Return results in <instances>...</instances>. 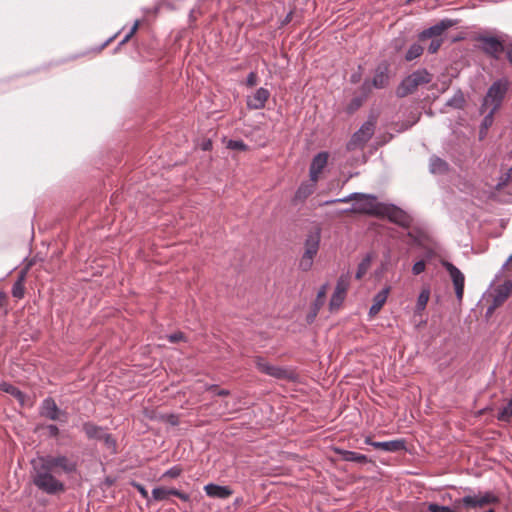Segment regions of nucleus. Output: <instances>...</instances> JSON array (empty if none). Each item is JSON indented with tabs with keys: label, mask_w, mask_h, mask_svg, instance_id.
<instances>
[{
	"label": "nucleus",
	"mask_w": 512,
	"mask_h": 512,
	"mask_svg": "<svg viewBox=\"0 0 512 512\" xmlns=\"http://www.w3.org/2000/svg\"><path fill=\"white\" fill-rule=\"evenodd\" d=\"M30 464L32 483L39 491L50 496L64 493L66 485L61 476L72 475L77 471V462L64 454L38 455Z\"/></svg>",
	"instance_id": "1"
},
{
	"label": "nucleus",
	"mask_w": 512,
	"mask_h": 512,
	"mask_svg": "<svg viewBox=\"0 0 512 512\" xmlns=\"http://www.w3.org/2000/svg\"><path fill=\"white\" fill-rule=\"evenodd\" d=\"M457 20L444 18L427 29L422 30L418 34L419 41H425L430 39V43L427 47L428 53L435 54L442 44L444 43V33L449 28L455 26Z\"/></svg>",
	"instance_id": "2"
},
{
	"label": "nucleus",
	"mask_w": 512,
	"mask_h": 512,
	"mask_svg": "<svg viewBox=\"0 0 512 512\" xmlns=\"http://www.w3.org/2000/svg\"><path fill=\"white\" fill-rule=\"evenodd\" d=\"M505 37L499 35H487L485 33L477 34L474 40L478 43L477 48L488 58L498 61L505 51Z\"/></svg>",
	"instance_id": "3"
},
{
	"label": "nucleus",
	"mask_w": 512,
	"mask_h": 512,
	"mask_svg": "<svg viewBox=\"0 0 512 512\" xmlns=\"http://www.w3.org/2000/svg\"><path fill=\"white\" fill-rule=\"evenodd\" d=\"M509 89V81L503 77L495 80L488 88L486 95L483 98V102L480 107V112H484V108L491 105L494 110H499L503 100Z\"/></svg>",
	"instance_id": "4"
},
{
	"label": "nucleus",
	"mask_w": 512,
	"mask_h": 512,
	"mask_svg": "<svg viewBox=\"0 0 512 512\" xmlns=\"http://www.w3.org/2000/svg\"><path fill=\"white\" fill-rule=\"evenodd\" d=\"M432 80L431 73L426 68H419L406 76L397 88V95L405 97L412 94L420 85L428 84Z\"/></svg>",
	"instance_id": "5"
},
{
	"label": "nucleus",
	"mask_w": 512,
	"mask_h": 512,
	"mask_svg": "<svg viewBox=\"0 0 512 512\" xmlns=\"http://www.w3.org/2000/svg\"><path fill=\"white\" fill-rule=\"evenodd\" d=\"M390 80V64L387 60H383L377 64L371 80L365 79L361 85V91L370 93L372 89H384L389 85Z\"/></svg>",
	"instance_id": "6"
},
{
	"label": "nucleus",
	"mask_w": 512,
	"mask_h": 512,
	"mask_svg": "<svg viewBox=\"0 0 512 512\" xmlns=\"http://www.w3.org/2000/svg\"><path fill=\"white\" fill-rule=\"evenodd\" d=\"M321 234L320 229L307 235L304 242V253L299 261V269L308 271L311 269L314 257L317 255L320 246Z\"/></svg>",
	"instance_id": "7"
},
{
	"label": "nucleus",
	"mask_w": 512,
	"mask_h": 512,
	"mask_svg": "<svg viewBox=\"0 0 512 512\" xmlns=\"http://www.w3.org/2000/svg\"><path fill=\"white\" fill-rule=\"evenodd\" d=\"M257 369L268 376H271L278 380L295 381L297 374L294 370L286 367L272 365L262 357H257L255 360Z\"/></svg>",
	"instance_id": "8"
},
{
	"label": "nucleus",
	"mask_w": 512,
	"mask_h": 512,
	"mask_svg": "<svg viewBox=\"0 0 512 512\" xmlns=\"http://www.w3.org/2000/svg\"><path fill=\"white\" fill-rule=\"evenodd\" d=\"M343 213H364V214H378L377 197L373 194L360 193L353 202L352 206L342 211Z\"/></svg>",
	"instance_id": "9"
},
{
	"label": "nucleus",
	"mask_w": 512,
	"mask_h": 512,
	"mask_svg": "<svg viewBox=\"0 0 512 512\" xmlns=\"http://www.w3.org/2000/svg\"><path fill=\"white\" fill-rule=\"evenodd\" d=\"M375 131V120L368 119L360 128L352 135L347 143V150H354L363 147L373 136Z\"/></svg>",
	"instance_id": "10"
},
{
	"label": "nucleus",
	"mask_w": 512,
	"mask_h": 512,
	"mask_svg": "<svg viewBox=\"0 0 512 512\" xmlns=\"http://www.w3.org/2000/svg\"><path fill=\"white\" fill-rule=\"evenodd\" d=\"M442 266L449 273L451 280L454 285L456 298L459 302L462 301L464 295V285H465V277L464 274L451 262L442 261Z\"/></svg>",
	"instance_id": "11"
},
{
	"label": "nucleus",
	"mask_w": 512,
	"mask_h": 512,
	"mask_svg": "<svg viewBox=\"0 0 512 512\" xmlns=\"http://www.w3.org/2000/svg\"><path fill=\"white\" fill-rule=\"evenodd\" d=\"M40 413L42 416L53 421L61 420L66 422L67 420V412L59 409L55 400L51 397H47L42 401Z\"/></svg>",
	"instance_id": "12"
},
{
	"label": "nucleus",
	"mask_w": 512,
	"mask_h": 512,
	"mask_svg": "<svg viewBox=\"0 0 512 512\" xmlns=\"http://www.w3.org/2000/svg\"><path fill=\"white\" fill-rule=\"evenodd\" d=\"M381 212L386 214L391 222L402 227L408 228L412 224V217L394 204L385 206Z\"/></svg>",
	"instance_id": "13"
},
{
	"label": "nucleus",
	"mask_w": 512,
	"mask_h": 512,
	"mask_svg": "<svg viewBox=\"0 0 512 512\" xmlns=\"http://www.w3.org/2000/svg\"><path fill=\"white\" fill-rule=\"evenodd\" d=\"M365 444L381 449L385 452H399L406 450V441L404 439H395L390 441H373L370 437H366Z\"/></svg>",
	"instance_id": "14"
},
{
	"label": "nucleus",
	"mask_w": 512,
	"mask_h": 512,
	"mask_svg": "<svg viewBox=\"0 0 512 512\" xmlns=\"http://www.w3.org/2000/svg\"><path fill=\"white\" fill-rule=\"evenodd\" d=\"M348 287H349L348 276L342 275L338 279L334 293L332 294L331 299H330L329 305H330L331 310L337 309L341 306V304L344 301Z\"/></svg>",
	"instance_id": "15"
},
{
	"label": "nucleus",
	"mask_w": 512,
	"mask_h": 512,
	"mask_svg": "<svg viewBox=\"0 0 512 512\" xmlns=\"http://www.w3.org/2000/svg\"><path fill=\"white\" fill-rule=\"evenodd\" d=\"M328 157H329L328 153L324 152V151L317 153L313 157L312 162L310 164V168H309V176H310L311 180H313V181L318 180L319 174L322 172L324 167L327 165Z\"/></svg>",
	"instance_id": "16"
},
{
	"label": "nucleus",
	"mask_w": 512,
	"mask_h": 512,
	"mask_svg": "<svg viewBox=\"0 0 512 512\" xmlns=\"http://www.w3.org/2000/svg\"><path fill=\"white\" fill-rule=\"evenodd\" d=\"M270 96L268 89L260 87L255 93L247 98V107L249 109L258 110L265 107V104Z\"/></svg>",
	"instance_id": "17"
},
{
	"label": "nucleus",
	"mask_w": 512,
	"mask_h": 512,
	"mask_svg": "<svg viewBox=\"0 0 512 512\" xmlns=\"http://www.w3.org/2000/svg\"><path fill=\"white\" fill-rule=\"evenodd\" d=\"M207 496L216 499H227L233 494V490L229 486H221L214 483H208L204 486Z\"/></svg>",
	"instance_id": "18"
},
{
	"label": "nucleus",
	"mask_w": 512,
	"mask_h": 512,
	"mask_svg": "<svg viewBox=\"0 0 512 512\" xmlns=\"http://www.w3.org/2000/svg\"><path fill=\"white\" fill-rule=\"evenodd\" d=\"M317 181L309 179L300 184L294 195V203L304 202L315 190Z\"/></svg>",
	"instance_id": "19"
},
{
	"label": "nucleus",
	"mask_w": 512,
	"mask_h": 512,
	"mask_svg": "<svg viewBox=\"0 0 512 512\" xmlns=\"http://www.w3.org/2000/svg\"><path fill=\"white\" fill-rule=\"evenodd\" d=\"M334 451L336 454H338L341 457V459L343 461H346V462H356L359 464H366L370 461L366 455L360 454L355 451H350V450H346L343 448H335Z\"/></svg>",
	"instance_id": "20"
},
{
	"label": "nucleus",
	"mask_w": 512,
	"mask_h": 512,
	"mask_svg": "<svg viewBox=\"0 0 512 512\" xmlns=\"http://www.w3.org/2000/svg\"><path fill=\"white\" fill-rule=\"evenodd\" d=\"M390 289V286H385L373 297V304L369 309L370 316H375L381 310L382 306L385 304L388 298Z\"/></svg>",
	"instance_id": "21"
},
{
	"label": "nucleus",
	"mask_w": 512,
	"mask_h": 512,
	"mask_svg": "<svg viewBox=\"0 0 512 512\" xmlns=\"http://www.w3.org/2000/svg\"><path fill=\"white\" fill-rule=\"evenodd\" d=\"M429 171L434 175H444L449 171V164L438 156H431L429 159Z\"/></svg>",
	"instance_id": "22"
},
{
	"label": "nucleus",
	"mask_w": 512,
	"mask_h": 512,
	"mask_svg": "<svg viewBox=\"0 0 512 512\" xmlns=\"http://www.w3.org/2000/svg\"><path fill=\"white\" fill-rule=\"evenodd\" d=\"M82 430L87 438L91 440H100V438L106 432L105 428L98 426L91 421L84 422L82 424Z\"/></svg>",
	"instance_id": "23"
},
{
	"label": "nucleus",
	"mask_w": 512,
	"mask_h": 512,
	"mask_svg": "<svg viewBox=\"0 0 512 512\" xmlns=\"http://www.w3.org/2000/svg\"><path fill=\"white\" fill-rule=\"evenodd\" d=\"M466 103L467 101L464 92L460 88H458L455 91L454 95L447 100L445 106L451 107L456 110H463L466 106Z\"/></svg>",
	"instance_id": "24"
},
{
	"label": "nucleus",
	"mask_w": 512,
	"mask_h": 512,
	"mask_svg": "<svg viewBox=\"0 0 512 512\" xmlns=\"http://www.w3.org/2000/svg\"><path fill=\"white\" fill-rule=\"evenodd\" d=\"M374 254L372 252L366 253L362 258L360 263L358 264L357 271L355 274V278L360 280L369 270Z\"/></svg>",
	"instance_id": "25"
},
{
	"label": "nucleus",
	"mask_w": 512,
	"mask_h": 512,
	"mask_svg": "<svg viewBox=\"0 0 512 512\" xmlns=\"http://www.w3.org/2000/svg\"><path fill=\"white\" fill-rule=\"evenodd\" d=\"M429 297H430V288L428 286H425L421 289V291L418 295L416 306H415V314H421L422 311L425 310L427 303L429 301Z\"/></svg>",
	"instance_id": "26"
},
{
	"label": "nucleus",
	"mask_w": 512,
	"mask_h": 512,
	"mask_svg": "<svg viewBox=\"0 0 512 512\" xmlns=\"http://www.w3.org/2000/svg\"><path fill=\"white\" fill-rule=\"evenodd\" d=\"M370 93H365L364 91H361V95L355 96L351 99L349 104L346 106V112L348 114H353L355 111H357L366 100L367 96Z\"/></svg>",
	"instance_id": "27"
},
{
	"label": "nucleus",
	"mask_w": 512,
	"mask_h": 512,
	"mask_svg": "<svg viewBox=\"0 0 512 512\" xmlns=\"http://www.w3.org/2000/svg\"><path fill=\"white\" fill-rule=\"evenodd\" d=\"M0 389L12 396H14L17 400L23 403L25 395L22 391H20L16 386L3 382L0 384Z\"/></svg>",
	"instance_id": "28"
},
{
	"label": "nucleus",
	"mask_w": 512,
	"mask_h": 512,
	"mask_svg": "<svg viewBox=\"0 0 512 512\" xmlns=\"http://www.w3.org/2000/svg\"><path fill=\"white\" fill-rule=\"evenodd\" d=\"M424 48L419 43H413L405 54L406 61H412L423 54Z\"/></svg>",
	"instance_id": "29"
},
{
	"label": "nucleus",
	"mask_w": 512,
	"mask_h": 512,
	"mask_svg": "<svg viewBox=\"0 0 512 512\" xmlns=\"http://www.w3.org/2000/svg\"><path fill=\"white\" fill-rule=\"evenodd\" d=\"M455 503H461L467 508L481 507L478 495H466L463 498L457 500Z\"/></svg>",
	"instance_id": "30"
},
{
	"label": "nucleus",
	"mask_w": 512,
	"mask_h": 512,
	"mask_svg": "<svg viewBox=\"0 0 512 512\" xmlns=\"http://www.w3.org/2000/svg\"><path fill=\"white\" fill-rule=\"evenodd\" d=\"M512 417V398L509 402L499 409L497 419L500 421H509Z\"/></svg>",
	"instance_id": "31"
},
{
	"label": "nucleus",
	"mask_w": 512,
	"mask_h": 512,
	"mask_svg": "<svg viewBox=\"0 0 512 512\" xmlns=\"http://www.w3.org/2000/svg\"><path fill=\"white\" fill-rule=\"evenodd\" d=\"M507 283L503 287H500L496 291V296L494 297V304L499 305L502 302L505 301V299L508 297V294L510 292V287L506 286Z\"/></svg>",
	"instance_id": "32"
},
{
	"label": "nucleus",
	"mask_w": 512,
	"mask_h": 512,
	"mask_svg": "<svg viewBox=\"0 0 512 512\" xmlns=\"http://www.w3.org/2000/svg\"><path fill=\"white\" fill-rule=\"evenodd\" d=\"M478 496L481 507L487 504L497 503L499 501L498 497L493 492L490 491H487L484 494Z\"/></svg>",
	"instance_id": "33"
},
{
	"label": "nucleus",
	"mask_w": 512,
	"mask_h": 512,
	"mask_svg": "<svg viewBox=\"0 0 512 512\" xmlns=\"http://www.w3.org/2000/svg\"><path fill=\"white\" fill-rule=\"evenodd\" d=\"M512 180V166L507 170L506 173L502 174L499 177L498 183L496 185L497 190H501L508 185V183Z\"/></svg>",
	"instance_id": "34"
},
{
	"label": "nucleus",
	"mask_w": 512,
	"mask_h": 512,
	"mask_svg": "<svg viewBox=\"0 0 512 512\" xmlns=\"http://www.w3.org/2000/svg\"><path fill=\"white\" fill-rule=\"evenodd\" d=\"M227 148L231 150L246 151L248 145L240 139H230L227 143Z\"/></svg>",
	"instance_id": "35"
},
{
	"label": "nucleus",
	"mask_w": 512,
	"mask_h": 512,
	"mask_svg": "<svg viewBox=\"0 0 512 512\" xmlns=\"http://www.w3.org/2000/svg\"><path fill=\"white\" fill-rule=\"evenodd\" d=\"M168 488L156 487L152 490V498L155 501H164L168 498Z\"/></svg>",
	"instance_id": "36"
},
{
	"label": "nucleus",
	"mask_w": 512,
	"mask_h": 512,
	"mask_svg": "<svg viewBox=\"0 0 512 512\" xmlns=\"http://www.w3.org/2000/svg\"><path fill=\"white\" fill-rule=\"evenodd\" d=\"M498 110L490 109L489 112L483 117L480 127L483 129H489L494 122V115Z\"/></svg>",
	"instance_id": "37"
},
{
	"label": "nucleus",
	"mask_w": 512,
	"mask_h": 512,
	"mask_svg": "<svg viewBox=\"0 0 512 512\" xmlns=\"http://www.w3.org/2000/svg\"><path fill=\"white\" fill-rule=\"evenodd\" d=\"M183 472V469L179 465H174L162 474V478H178Z\"/></svg>",
	"instance_id": "38"
},
{
	"label": "nucleus",
	"mask_w": 512,
	"mask_h": 512,
	"mask_svg": "<svg viewBox=\"0 0 512 512\" xmlns=\"http://www.w3.org/2000/svg\"><path fill=\"white\" fill-rule=\"evenodd\" d=\"M22 279L23 277H20L14 284H13V287H12V295L15 297V298H18V299H21L23 298L24 296V287L22 285Z\"/></svg>",
	"instance_id": "39"
},
{
	"label": "nucleus",
	"mask_w": 512,
	"mask_h": 512,
	"mask_svg": "<svg viewBox=\"0 0 512 512\" xmlns=\"http://www.w3.org/2000/svg\"><path fill=\"white\" fill-rule=\"evenodd\" d=\"M327 287H328L327 283L322 285L317 293V297H316V301H315L316 310H318L319 307L324 304Z\"/></svg>",
	"instance_id": "40"
},
{
	"label": "nucleus",
	"mask_w": 512,
	"mask_h": 512,
	"mask_svg": "<svg viewBox=\"0 0 512 512\" xmlns=\"http://www.w3.org/2000/svg\"><path fill=\"white\" fill-rule=\"evenodd\" d=\"M428 512H456L449 506L439 505L437 503H429L428 504Z\"/></svg>",
	"instance_id": "41"
},
{
	"label": "nucleus",
	"mask_w": 512,
	"mask_h": 512,
	"mask_svg": "<svg viewBox=\"0 0 512 512\" xmlns=\"http://www.w3.org/2000/svg\"><path fill=\"white\" fill-rule=\"evenodd\" d=\"M100 440L104 442L107 448L113 450L116 448V441L111 434L105 432L103 436L100 438Z\"/></svg>",
	"instance_id": "42"
},
{
	"label": "nucleus",
	"mask_w": 512,
	"mask_h": 512,
	"mask_svg": "<svg viewBox=\"0 0 512 512\" xmlns=\"http://www.w3.org/2000/svg\"><path fill=\"white\" fill-rule=\"evenodd\" d=\"M167 339L170 343H177L179 341H187L185 334L180 331L167 335Z\"/></svg>",
	"instance_id": "43"
},
{
	"label": "nucleus",
	"mask_w": 512,
	"mask_h": 512,
	"mask_svg": "<svg viewBox=\"0 0 512 512\" xmlns=\"http://www.w3.org/2000/svg\"><path fill=\"white\" fill-rule=\"evenodd\" d=\"M139 27V21H135L134 25L131 27L130 31L124 36V38L120 41L119 43V46H122L123 44H125L126 42L129 41V39L135 34V32L137 31Z\"/></svg>",
	"instance_id": "44"
},
{
	"label": "nucleus",
	"mask_w": 512,
	"mask_h": 512,
	"mask_svg": "<svg viewBox=\"0 0 512 512\" xmlns=\"http://www.w3.org/2000/svg\"><path fill=\"white\" fill-rule=\"evenodd\" d=\"M426 269V263L424 260L416 261L412 266V273L414 275H419L424 272Z\"/></svg>",
	"instance_id": "45"
},
{
	"label": "nucleus",
	"mask_w": 512,
	"mask_h": 512,
	"mask_svg": "<svg viewBox=\"0 0 512 512\" xmlns=\"http://www.w3.org/2000/svg\"><path fill=\"white\" fill-rule=\"evenodd\" d=\"M246 84L250 87L257 84V74L255 72L252 71L247 75Z\"/></svg>",
	"instance_id": "46"
},
{
	"label": "nucleus",
	"mask_w": 512,
	"mask_h": 512,
	"mask_svg": "<svg viewBox=\"0 0 512 512\" xmlns=\"http://www.w3.org/2000/svg\"><path fill=\"white\" fill-rule=\"evenodd\" d=\"M360 195L359 192H353L347 196H344L342 198H338V201L339 203H347V202H350V201H354L355 202V199L356 197Z\"/></svg>",
	"instance_id": "47"
},
{
	"label": "nucleus",
	"mask_w": 512,
	"mask_h": 512,
	"mask_svg": "<svg viewBox=\"0 0 512 512\" xmlns=\"http://www.w3.org/2000/svg\"><path fill=\"white\" fill-rule=\"evenodd\" d=\"M46 429L48 431L49 436L51 437H57L59 435L60 430L55 424L47 425Z\"/></svg>",
	"instance_id": "48"
},
{
	"label": "nucleus",
	"mask_w": 512,
	"mask_h": 512,
	"mask_svg": "<svg viewBox=\"0 0 512 512\" xmlns=\"http://www.w3.org/2000/svg\"><path fill=\"white\" fill-rule=\"evenodd\" d=\"M132 485H133V487H135L138 490V492L140 493V495L143 498H145V499L148 498V491L142 484L133 482Z\"/></svg>",
	"instance_id": "49"
},
{
	"label": "nucleus",
	"mask_w": 512,
	"mask_h": 512,
	"mask_svg": "<svg viewBox=\"0 0 512 512\" xmlns=\"http://www.w3.org/2000/svg\"><path fill=\"white\" fill-rule=\"evenodd\" d=\"M293 11H289L287 13V15L285 16V18L282 20L281 24L282 25H286L288 23H290L292 20H293Z\"/></svg>",
	"instance_id": "50"
},
{
	"label": "nucleus",
	"mask_w": 512,
	"mask_h": 512,
	"mask_svg": "<svg viewBox=\"0 0 512 512\" xmlns=\"http://www.w3.org/2000/svg\"><path fill=\"white\" fill-rule=\"evenodd\" d=\"M504 52L506 53V58H507L508 62L512 65V46L511 47L505 46Z\"/></svg>",
	"instance_id": "51"
},
{
	"label": "nucleus",
	"mask_w": 512,
	"mask_h": 512,
	"mask_svg": "<svg viewBox=\"0 0 512 512\" xmlns=\"http://www.w3.org/2000/svg\"><path fill=\"white\" fill-rule=\"evenodd\" d=\"M177 497L180 498L184 502H189L190 501V495L185 493V492H182V491L179 492Z\"/></svg>",
	"instance_id": "52"
},
{
	"label": "nucleus",
	"mask_w": 512,
	"mask_h": 512,
	"mask_svg": "<svg viewBox=\"0 0 512 512\" xmlns=\"http://www.w3.org/2000/svg\"><path fill=\"white\" fill-rule=\"evenodd\" d=\"M434 256H435V252H434V250H433V249H431V248L426 249V251H425V257H426L427 259H432Z\"/></svg>",
	"instance_id": "53"
},
{
	"label": "nucleus",
	"mask_w": 512,
	"mask_h": 512,
	"mask_svg": "<svg viewBox=\"0 0 512 512\" xmlns=\"http://www.w3.org/2000/svg\"><path fill=\"white\" fill-rule=\"evenodd\" d=\"M407 235H408V237H410V238H411V240H412L415 244H417V245H419V244H420V240H419V238H418L416 235H414L412 232H408V234H407Z\"/></svg>",
	"instance_id": "54"
},
{
	"label": "nucleus",
	"mask_w": 512,
	"mask_h": 512,
	"mask_svg": "<svg viewBox=\"0 0 512 512\" xmlns=\"http://www.w3.org/2000/svg\"><path fill=\"white\" fill-rule=\"evenodd\" d=\"M487 131H488V129H483L482 127H480V130H479V139L480 140H483L486 137Z\"/></svg>",
	"instance_id": "55"
},
{
	"label": "nucleus",
	"mask_w": 512,
	"mask_h": 512,
	"mask_svg": "<svg viewBox=\"0 0 512 512\" xmlns=\"http://www.w3.org/2000/svg\"><path fill=\"white\" fill-rule=\"evenodd\" d=\"M167 492H168V496H169V495H174V496H176V497H177V495L179 494L180 490L175 489V488H169V489L167 490Z\"/></svg>",
	"instance_id": "56"
},
{
	"label": "nucleus",
	"mask_w": 512,
	"mask_h": 512,
	"mask_svg": "<svg viewBox=\"0 0 512 512\" xmlns=\"http://www.w3.org/2000/svg\"><path fill=\"white\" fill-rule=\"evenodd\" d=\"M359 79H360V74H359V73H354V74H352V75H351V78H350V80H351V82H352V83H356V82H358V81H359Z\"/></svg>",
	"instance_id": "57"
},
{
	"label": "nucleus",
	"mask_w": 512,
	"mask_h": 512,
	"mask_svg": "<svg viewBox=\"0 0 512 512\" xmlns=\"http://www.w3.org/2000/svg\"><path fill=\"white\" fill-rule=\"evenodd\" d=\"M335 203H339L338 198H336V199L326 200V201L323 203V205H331V204H335Z\"/></svg>",
	"instance_id": "58"
},
{
	"label": "nucleus",
	"mask_w": 512,
	"mask_h": 512,
	"mask_svg": "<svg viewBox=\"0 0 512 512\" xmlns=\"http://www.w3.org/2000/svg\"><path fill=\"white\" fill-rule=\"evenodd\" d=\"M117 36V34L109 37L101 46V48L105 47L106 45H108L115 37Z\"/></svg>",
	"instance_id": "59"
},
{
	"label": "nucleus",
	"mask_w": 512,
	"mask_h": 512,
	"mask_svg": "<svg viewBox=\"0 0 512 512\" xmlns=\"http://www.w3.org/2000/svg\"><path fill=\"white\" fill-rule=\"evenodd\" d=\"M228 394H229V391H228V390H225V389L219 390V391L217 392V395H219V396H226V395H228Z\"/></svg>",
	"instance_id": "60"
},
{
	"label": "nucleus",
	"mask_w": 512,
	"mask_h": 512,
	"mask_svg": "<svg viewBox=\"0 0 512 512\" xmlns=\"http://www.w3.org/2000/svg\"><path fill=\"white\" fill-rule=\"evenodd\" d=\"M496 306H497V305H495V304H493L492 306H490V307L487 309V311H486V315H490V314L493 312V310L495 309V307H496Z\"/></svg>",
	"instance_id": "61"
},
{
	"label": "nucleus",
	"mask_w": 512,
	"mask_h": 512,
	"mask_svg": "<svg viewBox=\"0 0 512 512\" xmlns=\"http://www.w3.org/2000/svg\"><path fill=\"white\" fill-rule=\"evenodd\" d=\"M195 11H196V9H195V8H193V9L190 11V13H189V18H190V20H195V18H194V13H195Z\"/></svg>",
	"instance_id": "62"
},
{
	"label": "nucleus",
	"mask_w": 512,
	"mask_h": 512,
	"mask_svg": "<svg viewBox=\"0 0 512 512\" xmlns=\"http://www.w3.org/2000/svg\"><path fill=\"white\" fill-rule=\"evenodd\" d=\"M511 261H512V254L508 257L506 262L503 264L502 268L504 269L508 265V263L511 262Z\"/></svg>",
	"instance_id": "63"
},
{
	"label": "nucleus",
	"mask_w": 512,
	"mask_h": 512,
	"mask_svg": "<svg viewBox=\"0 0 512 512\" xmlns=\"http://www.w3.org/2000/svg\"><path fill=\"white\" fill-rule=\"evenodd\" d=\"M210 146H211V142L208 141L207 143L204 144L203 149L207 150Z\"/></svg>",
	"instance_id": "64"
}]
</instances>
